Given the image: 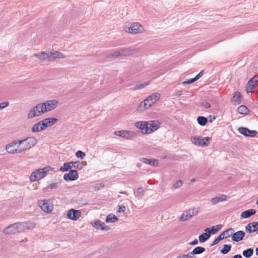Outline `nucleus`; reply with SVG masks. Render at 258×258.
I'll use <instances>...</instances> for the list:
<instances>
[{
	"label": "nucleus",
	"mask_w": 258,
	"mask_h": 258,
	"mask_svg": "<svg viewBox=\"0 0 258 258\" xmlns=\"http://www.w3.org/2000/svg\"><path fill=\"white\" fill-rule=\"evenodd\" d=\"M19 146L21 153L33 147L37 143V140L34 137H28L25 139L18 140Z\"/></svg>",
	"instance_id": "nucleus-1"
},
{
	"label": "nucleus",
	"mask_w": 258,
	"mask_h": 258,
	"mask_svg": "<svg viewBox=\"0 0 258 258\" xmlns=\"http://www.w3.org/2000/svg\"><path fill=\"white\" fill-rule=\"evenodd\" d=\"M24 224L22 222H18L11 224L7 227L3 231V232L6 234H12L16 233L24 232L23 226Z\"/></svg>",
	"instance_id": "nucleus-2"
},
{
	"label": "nucleus",
	"mask_w": 258,
	"mask_h": 258,
	"mask_svg": "<svg viewBox=\"0 0 258 258\" xmlns=\"http://www.w3.org/2000/svg\"><path fill=\"white\" fill-rule=\"evenodd\" d=\"M124 30L126 32L132 34L143 33L144 27L138 23H132L128 26H125Z\"/></svg>",
	"instance_id": "nucleus-3"
},
{
	"label": "nucleus",
	"mask_w": 258,
	"mask_h": 258,
	"mask_svg": "<svg viewBox=\"0 0 258 258\" xmlns=\"http://www.w3.org/2000/svg\"><path fill=\"white\" fill-rule=\"evenodd\" d=\"M212 140V138L209 137H194L191 138V141L193 144L202 147H207L209 144L207 143Z\"/></svg>",
	"instance_id": "nucleus-4"
},
{
	"label": "nucleus",
	"mask_w": 258,
	"mask_h": 258,
	"mask_svg": "<svg viewBox=\"0 0 258 258\" xmlns=\"http://www.w3.org/2000/svg\"><path fill=\"white\" fill-rule=\"evenodd\" d=\"M39 206L45 213H50L53 209L52 201L50 199L42 200L39 202Z\"/></svg>",
	"instance_id": "nucleus-5"
},
{
	"label": "nucleus",
	"mask_w": 258,
	"mask_h": 258,
	"mask_svg": "<svg viewBox=\"0 0 258 258\" xmlns=\"http://www.w3.org/2000/svg\"><path fill=\"white\" fill-rule=\"evenodd\" d=\"M18 142V140H16L6 145V150L8 153L12 154L21 153L19 146H18L17 148L15 147L16 146L19 145Z\"/></svg>",
	"instance_id": "nucleus-6"
},
{
	"label": "nucleus",
	"mask_w": 258,
	"mask_h": 258,
	"mask_svg": "<svg viewBox=\"0 0 258 258\" xmlns=\"http://www.w3.org/2000/svg\"><path fill=\"white\" fill-rule=\"evenodd\" d=\"M234 231L232 228H229L222 232L216 238L214 239L213 242L211 244V246H214L217 244L220 240L225 238H227L230 236V232Z\"/></svg>",
	"instance_id": "nucleus-7"
},
{
	"label": "nucleus",
	"mask_w": 258,
	"mask_h": 258,
	"mask_svg": "<svg viewBox=\"0 0 258 258\" xmlns=\"http://www.w3.org/2000/svg\"><path fill=\"white\" fill-rule=\"evenodd\" d=\"M58 103V101L55 99L47 100L43 102L45 112L54 109L56 107Z\"/></svg>",
	"instance_id": "nucleus-8"
},
{
	"label": "nucleus",
	"mask_w": 258,
	"mask_h": 258,
	"mask_svg": "<svg viewBox=\"0 0 258 258\" xmlns=\"http://www.w3.org/2000/svg\"><path fill=\"white\" fill-rule=\"evenodd\" d=\"M238 130L240 134L245 137H254L258 134L255 130H250L248 128L244 127H240Z\"/></svg>",
	"instance_id": "nucleus-9"
},
{
	"label": "nucleus",
	"mask_w": 258,
	"mask_h": 258,
	"mask_svg": "<svg viewBox=\"0 0 258 258\" xmlns=\"http://www.w3.org/2000/svg\"><path fill=\"white\" fill-rule=\"evenodd\" d=\"M160 98V94L158 93H154L148 96L145 99V102H148L149 106L151 107Z\"/></svg>",
	"instance_id": "nucleus-10"
},
{
	"label": "nucleus",
	"mask_w": 258,
	"mask_h": 258,
	"mask_svg": "<svg viewBox=\"0 0 258 258\" xmlns=\"http://www.w3.org/2000/svg\"><path fill=\"white\" fill-rule=\"evenodd\" d=\"M230 236L232 240L234 242H239L242 240L245 236V232L240 230L234 233V231L230 232Z\"/></svg>",
	"instance_id": "nucleus-11"
},
{
	"label": "nucleus",
	"mask_w": 258,
	"mask_h": 258,
	"mask_svg": "<svg viewBox=\"0 0 258 258\" xmlns=\"http://www.w3.org/2000/svg\"><path fill=\"white\" fill-rule=\"evenodd\" d=\"M81 213L80 210L71 209L67 213L68 218L71 220L76 221L81 216Z\"/></svg>",
	"instance_id": "nucleus-12"
},
{
	"label": "nucleus",
	"mask_w": 258,
	"mask_h": 258,
	"mask_svg": "<svg viewBox=\"0 0 258 258\" xmlns=\"http://www.w3.org/2000/svg\"><path fill=\"white\" fill-rule=\"evenodd\" d=\"M44 175L42 174L40 169L35 170L34 171L32 172L30 176V180L32 182L38 181L43 177Z\"/></svg>",
	"instance_id": "nucleus-13"
},
{
	"label": "nucleus",
	"mask_w": 258,
	"mask_h": 258,
	"mask_svg": "<svg viewBox=\"0 0 258 258\" xmlns=\"http://www.w3.org/2000/svg\"><path fill=\"white\" fill-rule=\"evenodd\" d=\"M79 177L78 173L76 170H71L69 173L63 175V179L66 181H74Z\"/></svg>",
	"instance_id": "nucleus-14"
},
{
	"label": "nucleus",
	"mask_w": 258,
	"mask_h": 258,
	"mask_svg": "<svg viewBox=\"0 0 258 258\" xmlns=\"http://www.w3.org/2000/svg\"><path fill=\"white\" fill-rule=\"evenodd\" d=\"M57 121V119L55 118H46L41 120L43 130L48 127L53 125Z\"/></svg>",
	"instance_id": "nucleus-15"
},
{
	"label": "nucleus",
	"mask_w": 258,
	"mask_h": 258,
	"mask_svg": "<svg viewBox=\"0 0 258 258\" xmlns=\"http://www.w3.org/2000/svg\"><path fill=\"white\" fill-rule=\"evenodd\" d=\"M197 213H195L194 209L187 210L182 214L180 217L179 220L180 221H185L195 215Z\"/></svg>",
	"instance_id": "nucleus-16"
},
{
	"label": "nucleus",
	"mask_w": 258,
	"mask_h": 258,
	"mask_svg": "<svg viewBox=\"0 0 258 258\" xmlns=\"http://www.w3.org/2000/svg\"><path fill=\"white\" fill-rule=\"evenodd\" d=\"M135 126L138 127L143 134H149L148 121H138L135 123Z\"/></svg>",
	"instance_id": "nucleus-17"
},
{
	"label": "nucleus",
	"mask_w": 258,
	"mask_h": 258,
	"mask_svg": "<svg viewBox=\"0 0 258 258\" xmlns=\"http://www.w3.org/2000/svg\"><path fill=\"white\" fill-rule=\"evenodd\" d=\"M257 82V80L255 79L254 77L251 78L246 85V91L247 93H252L253 89L254 88L255 85H256Z\"/></svg>",
	"instance_id": "nucleus-18"
},
{
	"label": "nucleus",
	"mask_w": 258,
	"mask_h": 258,
	"mask_svg": "<svg viewBox=\"0 0 258 258\" xmlns=\"http://www.w3.org/2000/svg\"><path fill=\"white\" fill-rule=\"evenodd\" d=\"M159 124L160 123H158V121L153 120L149 122L148 121L149 134L157 130L159 127Z\"/></svg>",
	"instance_id": "nucleus-19"
},
{
	"label": "nucleus",
	"mask_w": 258,
	"mask_h": 258,
	"mask_svg": "<svg viewBox=\"0 0 258 258\" xmlns=\"http://www.w3.org/2000/svg\"><path fill=\"white\" fill-rule=\"evenodd\" d=\"M222 227V225H217L215 226H213L211 228H207L205 229V231L207 233H209L210 235L216 234L218 231H219L221 228Z\"/></svg>",
	"instance_id": "nucleus-20"
},
{
	"label": "nucleus",
	"mask_w": 258,
	"mask_h": 258,
	"mask_svg": "<svg viewBox=\"0 0 258 258\" xmlns=\"http://www.w3.org/2000/svg\"><path fill=\"white\" fill-rule=\"evenodd\" d=\"M49 56L50 58V61L57 58H64L66 57L64 54L57 51L50 52L49 53Z\"/></svg>",
	"instance_id": "nucleus-21"
},
{
	"label": "nucleus",
	"mask_w": 258,
	"mask_h": 258,
	"mask_svg": "<svg viewBox=\"0 0 258 258\" xmlns=\"http://www.w3.org/2000/svg\"><path fill=\"white\" fill-rule=\"evenodd\" d=\"M33 56L36 57L41 60L50 61L49 53H47L44 51H42L40 53H35L33 54Z\"/></svg>",
	"instance_id": "nucleus-22"
},
{
	"label": "nucleus",
	"mask_w": 258,
	"mask_h": 258,
	"mask_svg": "<svg viewBox=\"0 0 258 258\" xmlns=\"http://www.w3.org/2000/svg\"><path fill=\"white\" fill-rule=\"evenodd\" d=\"M227 200V196L225 195H221L219 197H215L214 198H212L211 202L213 205H216V204L220 202H223Z\"/></svg>",
	"instance_id": "nucleus-23"
},
{
	"label": "nucleus",
	"mask_w": 258,
	"mask_h": 258,
	"mask_svg": "<svg viewBox=\"0 0 258 258\" xmlns=\"http://www.w3.org/2000/svg\"><path fill=\"white\" fill-rule=\"evenodd\" d=\"M256 211L254 209H249L242 212L241 214V217L244 219L248 218L251 216L254 215Z\"/></svg>",
	"instance_id": "nucleus-24"
},
{
	"label": "nucleus",
	"mask_w": 258,
	"mask_h": 258,
	"mask_svg": "<svg viewBox=\"0 0 258 258\" xmlns=\"http://www.w3.org/2000/svg\"><path fill=\"white\" fill-rule=\"evenodd\" d=\"M37 111H36V109L35 108V106L31 108V109L29 110L28 115L27 117L28 119L32 118L35 117H38L40 116L39 113H37Z\"/></svg>",
	"instance_id": "nucleus-25"
},
{
	"label": "nucleus",
	"mask_w": 258,
	"mask_h": 258,
	"mask_svg": "<svg viewBox=\"0 0 258 258\" xmlns=\"http://www.w3.org/2000/svg\"><path fill=\"white\" fill-rule=\"evenodd\" d=\"M120 53L121 56H129L134 53V50L130 48L120 49Z\"/></svg>",
	"instance_id": "nucleus-26"
},
{
	"label": "nucleus",
	"mask_w": 258,
	"mask_h": 258,
	"mask_svg": "<svg viewBox=\"0 0 258 258\" xmlns=\"http://www.w3.org/2000/svg\"><path fill=\"white\" fill-rule=\"evenodd\" d=\"M22 224H24L23 226L24 229V232L26 229H32L35 227L36 224L34 222H32L30 221L26 222H22Z\"/></svg>",
	"instance_id": "nucleus-27"
},
{
	"label": "nucleus",
	"mask_w": 258,
	"mask_h": 258,
	"mask_svg": "<svg viewBox=\"0 0 258 258\" xmlns=\"http://www.w3.org/2000/svg\"><path fill=\"white\" fill-rule=\"evenodd\" d=\"M43 130V127L42 126L41 121L34 124L31 128V131L33 133L39 132Z\"/></svg>",
	"instance_id": "nucleus-28"
},
{
	"label": "nucleus",
	"mask_w": 258,
	"mask_h": 258,
	"mask_svg": "<svg viewBox=\"0 0 258 258\" xmlns=\"http://www.w3.org/2000/svg\"><path fill=\"white\" fill-rule=\"evenodd\" d=\"M150 107L149 106L148 102H145V100L141 102L138 106L137 110L140 112H142L145 109H147Z\"/></svg>",
	"instance_id": "nucleus-29"
},
{
	"label": "nucleus",
	"mask_w": 258,
	"mask_h": 258,
	"mask_svg": "<svg viewBox=\"0 0 258 258\" xmlns=\"http://www.w3.org/2000/svg\"><path fill=\"white\" fill-rule=\"evenodd\" d=\"M118 220V218L113 214H110L106 217L105 222L107 223H114Z\"/></svg>",
	"instance_id": "nucleus-30"
},
{
	"label": "nucleus",
	"mask_w": 258,
	"mask_h": 258,
	"mask_svg": "<svg viewBox=\"0 0 258 258\" xmlns=\"http://www.w3.org/2000/svg\"><path fill=\"white\" fill-rule=\"evenodd\" d=\"M44 104H43V103H40L35 106V108L36 109V111H37V113H39V114L40 115L45 113V111H44L45 109Z\"/></svg>",
	"instance_id": "nucleus-31"
},
{
	"label": "nucleus",
	"mask_w": 258,
	"mask_h": 258,
	"mask_svg": "<svg viewBox=\"0 0 258 258\" xmlns=\"http://www.w3.org/2000/svg\"><path fill=\"white\" fill-rule=\"evenodd\" d=\"M140 161L144 163L148 164L151 166H156L157 165V161L155 159L152 160L147 158H143L140 159Z\"/></svg>",
	"instance_id": "nucleus-32"
},
{
	"label": "nucleus",
	"mask_w": 258,
	"mask_h": 258,
	"mask_svg": "<svg viewBox=\"0 0 258 258\" xmlns=\"http://www.w3.org/2000/svg\"><path fill=\"white\" fill-rule=\"evenodd\" d=\"M210 237V235L209 233H203L200 235L199 237V240L200 242L203 243L207 241Z\"/></svg>",
	"instance_id": "nucleus-33"
},
{
	"label": "nucleus",
	"mask_w": 258,
	"mask_h": 258,
	"mask_svg": "<svg viewBox=\"0 0 258 258\" xmlns=\"http://www.w3.org/2000/svg\"><path fill=\"white\" fill-rule=\"evenodd\" d=\"M241 95L239 92H236L233 96L232 101L239 104L241 103Z\"/></svg>",
	"instance_id": "nucleus-34"
},
{
	"label": "nucleus",
	"mask_w": 258,
	"mask_h": 258,
	"mask_svg": "<svg viewBox=\"0 0 258 258\" xmlns=\"http://www.w3.org/2000/svg\"><path fill=\"white\" fill-rule=\"evenodd\" d=\"M253 253V249L251 248H249L244 250L242 252L243 255L246 258H249L252 256Z\"/></svg>",
	"instance_id": "nucleus-35"
},
{
	"label": "nucleus",
	"mask_w": 258,
	"mask_h": 258,
	"mask_svg": "<svg viewBox=\"0 0 258 258\" xmlns=\"http://www.w3.org/2000/svg\"><path fill=\"white\" fill-rule=\"evenodd\" d=\"M237 111L238 113L241 114H247L249 112L248 109L245 105H240L237 108Z\"/></svg>",
	"instance_id": "nucleus-36"
},
{
	"label": "nucleus",
	"mask_w": 258,
	"mask_h": 258,
	"mask_svg": "<svg viewBox=\"0 0 258 258\" xmlns=\"http://www.w3.org/2000/svg\"><path fill=\"white\" fill-rule=\"evenodd\" d=\"M197 121L200 125L204 126L207 123L208 119L206 117L200 116L197 118Z\"/></svg>",
	"instance_id": "nucleus-37"
},
{
	"label": "nucleus",
	"mask_w": 258,
	"mask_h": 258,
	"mask_svg": "<svg viewBox=\"0 0 258 258\" xmlns=\"http://www.w3.org/2000/svg\"><path fill=\"white\" fill-rule=\"evenodd\" d=\"M231 247L230 244H224L223 248L220 250L221 253L223 254H227L230 251Z\"/></svg>",
	"instance_id": "nucleus-38"
},
{
	"label": "nucleus",
	"mask_w": 258,
	"mask_h": 258,
	"mask_svg": "<svg viewBox=\"0 0 258 258\" xmlns=\"http://www.w3.org/2000/svg\"><path fill=\"white\" fill-rule=\"evenodd\" d=\"M70 164L75 169L81 170L83 168V165L80 161L70 162Z\"/></svg>",
	"instance_id": "nucleus-39"
},
{
	"label": "nucleus",
	"mask_w": 258,
	"mask_h": 258,
	"mask_svg": "<svg viewBox=\"0 0 258 258\" xmlns=\"http://www.w3.org/2000/svg\"><path fill=\"white\" fill-rule=\"evenodd\" d=\"M72 168V166L71 165L70 162H67L64 163L63 166L60 168V170L62 172L68 171Z\"/></svg>",
	"instance_id": "nucleus-40"
},
{
	"label": "nucleus",
	"mask_w": 258,
	"mask_h": 258,
	"mask_svg": "<svg viewBox=\"0 0 258 258\" xmlns=\"http://www.w3.org/2000/svg\"><path fill=\"white\" fill-rule=\"evenodd\" d=\"M42 174L46 176L50 171H52L53 169L50 166H46L43 168H40Z\"/></svg>",
	"instance_id": "nucleus-41"
},
{
	"label": "nucleus",
	"mask_w": 258,
	"mask_h": 258,
	"mask_svg": "<svg viewBox=\"0 0 258 258\" xmlns=\"http://www.w3.org/2000/svg\"><path fill=\"white\" fill-rule=\"evenodd\" d=\"M205 250L206 249L204 247L201 246L196 247L193 249V251H194L196 255L201 254L205 252Z\"/></svg>",
	"instance_id": "nucleus-42"
},
{
	"label": "nucleus",
	"mask_w": 258,
	"mask_h": 258,
	"mask_svg": "<svg viewBox=\"0 0 258 258\" xmlns=\"http://www.w3.org/2000/svg\"><path fill=\"white\" fill-rule=\"evenodd\" d=\"M126 139H134L136 137L137 134H136V133L133 132V131H126Z\"/></svg>",
	"instance_id": "nucleus-43"
},
{
	"label": "nucleus",
	"mask_w": 258,
	"mask_h": 258,
	"mask_svg": "<svg viewBox=\"0 0 258 258\" xmlns=\"http://www.w3.org/2000/svg\"><path fill=\"white\" fill-rule=\"evenodd\" d=\"M60 184V181L50 183L46 187V189H47L49 188H50V189L57 188L59 186Z\"/></svg>",
	"instance_id": "nucleus-44"
},
{
	"label": "nucleus",
	"mask_w": 258,
	"mask_h": 258,
	"mask_svg": "<svg viewBox=\"0 0 258 258\" xmlns=\"http://www.w3.org/2000/svg\"><path fill=\"white\" fill-rule=\"evenodd\" d=\"M114 134L116 136H118L119 137H121L122 138H124L126 139V131H116L114 132Z\"/></svg>",
	"instance_id": "nucleus-45"
},
{
	"label": "nucleus",
	"mask_w": 258,
	"mask_h": 258,
	"mask_svg": "<svg viewBox=\"0 0 258 258\" xmlns=\"http://www.w3.org/2000/svg\"><path fill=\"white\" fill-rule=\"evenodd\" d=\"M120 56H121V55L120 51V49H119L118 51H116L114 52L113 53L109 54L107 57L108 58L118 57Z\"/></svg>",
	"instance_id": "nucleus-46"
},
{
	"label": "nucleus",
	"mask_w": 258,
	"mask_h": 258,
	"mask_svg": "<svg viewBox=\"0 0 258 258\" xmlns=\"http://www.w3.org/2000/svg\"><path fill=\"white\" fill-rule=\"evenodd\" d=\"M252 223H249L245 226V230L249 233H252L255 231V229H254L253 228L252 229Z\"/></svg>",
	"instance_id": "nucleus-47"
},
{
	"label": "nucleus",
	"mask_w": 258,
	"mask_h": 258,
	"mask_svg": "<svg viewBox=\"0 0 258 258\" xmlns=\"http://www.w3.org/2000/svg\"><path fill=\"white\" fill-rule=\"evenodd\" d=\"M101 222L102 221L99 220H96L92 223V225L95 228L99 229V228H100Z\"/></svg>",
	"instance_id": "nucleus-48"
},
{
	"label": "nucleus",
	"mask_w": 258,
	"mask_h": 258,
	"mask_svg": "<svg viewBox=\"0 0 258 258\" xmlns=\"http://www.w3.org/2000/svg\"><path fill=\"white\" fill-rule=\"evenodd\" d=\"M85 153L82 151L79 150L76 153V156L77 158L83 159L85 156Z\"/></svg>",
	"instance_id": "nucleus-49"
},
{
	"label": "nucleus",
	"mask_w": 258,
	"mask_h": 258,
	"mask_svg": "<svg viewBox=\"0 0 258 258\" xmlns=\"http://www.w3.org/2000/svg\"><path fill=\"white\" fill-rule=\"evenodd\" d=\"M148 84V83H146L141 84L140 85H136L133 89L134 90H139L140 89H142V88H144L145 86H146Z\"/></svg>",
	"instance_id": "nucleus-50"
},
{
	"label": "nucleus",
	"mask_w": 258,
	"mask_h": 258,
	"mask_svg": "<svg viewBox=\"0 0 258 258\" xmlns=\"http://www.w3.org/2000/svg\"><path fill=\"white\" fill-rule=\"evenodd\" d=\"M182 185V181L181 180H178L175 182V183L173 184V187L174 188H177L181 187Z\"/></svg>",
	"instance_id": "nucleus-51"
},
{
	"label": "nucleus",
	"mask_w": 258,
	"mask_h": 258,
	"mask_svg": "<svg viewBox=\"0 0 258 258\" xmlns=\"http://www.w3.org/2000/svg\"><path fill=\"white\" fill-rule=\"evenodd\" d=\"M104 186V183H100L98 184H96L94 186V190L96 191L100 190L101 188H103Z\"/></svg>",
	"instance_id": "nucleus-52"
},
{
	"label": "nucleus",
	"mask_w": 258,
	"mask_h": 258,
	"mask_svg": "<svg viewBox=\"0 0 258 258\" xmlns=\"http://www.w3.org/2000/svg\"><path fill=\"white\" fill-rule=\"evenodd\" d=\"M99 229L105 230V231H108L110 229V228L109 226L106 225L103 222H101L100 228H99Z\"/></svg>",
	"instance_id": "nucleus-53"
},
{
	"label": "nucleus",
	"mask_w": 258,
	"mask_h": 258,
	"mask_svg": "<svg viewBox=\"0 0 258 258\" xmlns=\"http://www.w3.org/2000/svg\"><path fill=\"white\" fill-rule=\"evenodd\" d=\"M196 82V80H195L194 78L192 79H190L188 80L187 81H185L182 83V85L183 86H185L187 84H190Z\"/></svg>",
	"instance_id": "nucleus-54"
},
{
	"label": "nucleus",
	"mask_w": 258,
	"mask_h": 258,
	"mask_svg": "<svg viewBox=\"0 0 258 258\" xmlns=\"http://www.w3.org/2000/svg\"><path fill=\"white\" fill-rule=\"evenodd\" d=\"M118 210H117V212H123L125 210V207L124 205H119L118 206Z\"/></svg>",
	"instance_id": "nucleus-55"
},
{
	"label": "nucleus",
	"mask_w": 258,
	"mask_h": 258,
	"mask_svg": "<svg viewBox=\"0 0 258 258\" xmlns=\"http://www.w3.org/2000/svg\"><path fill=\"white\" fill-rule=\"evenodd\" d=\"M9 105L8 102H3L0 103V110L2 109Z\"/></svg>",
	"instance_id": "nucleus-56"
},
{
	"label": "nucleus",
	"mask_w": 258,
	"mask_h": 258,
	"mask_svg": "<svg viewBox=\"0 0 258 258\" xmlns=\"http://www.w3.org/2000/svg\"><path fill=\"white\" fill-rule=\"evenodd\" d=\"M204 71H201L195 77H194L195 80L197 81L198 79H199L203 75Z\"/></svg>",
	"instance_id": "nucleus-57"
},
{
	"label": "nucleus",
	"mask_w": 258,
	"mask_h": 258,
	"mask_svg": "<svg viewBox=\"0 0 258 258\" xmlns=\"http://www.w3.org/2000/svg\"><path fill=\"white\" fill-rule=\"evenodd\" d=\"M202 105L206 108H209L211 107V104L208 102H203Z\"/></svg>",
	"instance_id": "nucleus-58"
},
{
	"label": "nucleus",
	"mask_w": 258,
	"mask_h": 258,
	"mask_svg": "<svg viewBox=\"0 0 258 258\" xmlns=\"http://www.w3.org/2000/svg\"><path fill=\"white\" fill-rule=\"evenodd\" d=\"M252 223V226L254 229H255V231L258 230V221L253 222Z\"/></svg>",
	"instance_id": "nucleus-59"
},
{
	"label": "nucleus",
	"mask_w": 258,
	"mask_h": 258,
	"mask_svg": "<svg viewBox=\"0 0 258 258\" xmlns=\"http://www.w3.org/2000/svg\"><path fill=\"white\" fill-rule=\"evenodd\" d=\"M187 255L188 258H192L194 257V255H196L194 251L192 250L191 252H189L187 254H186Z\"/></svg>",
	"instance_id": "nucleus-60"
},
{
	"label": "nucleus",
	"mask_w": 258,
	"mask_h": 258,
	"mask_svg": "<svg viewBox=\"0 0 258 258\" xmlns=\"http://www.w3.org/2000/svg\"><path fill=\"white\" fill-rule=\"evenodd\" d=\"M137 193L139 194H141L142 195H143V192H144V189H143V188L142 187H139L138 189H137Z\"/></svg>",
	"instance_id": "nucleus-61"
},
{
	"label": "nucleus",
	"mask_w": 258,
	"mask_h": 258,
	"mask_svg": "<svg viewBox=\"0 0 258 258\" xmlns=\"http://www.w3.org/2000/svg\"><path fill=\"white\" fill-rule=\"evenodd\" d=\"M182 94V91L176 90L174 92V95H175V96H181Z\"/></svg>",
	"instance_id": "nucleus-62"
},
{
	"label": "nucleus",
	"mask_w": 258,
	"mask_h": 258,
	"mask_svg": "<svg viewBox=\"0 0 258 258\" xmlns=\"http://www.w3.org/2000/svg\"><path fill=\"white\" fill-rule=\"evenodd\" d=\"M198 240H197V239H195L194 241H192L190 242L189 243V244H190V245H195L197 244H198Z\"/></svg>",
	"instance_id": "nucleus-63"
},
{
	"label": "nucleus",
	"mask_w": 258,
	"mask_h": 258,
	"mask_svg": "<svg viewBox=\"0 0 258 258\" xmlns=\"http://www.w3.org/2000/svg\"><path fill=\"white\" fill-rule=\"evenodd\" d=\"M177 258H188L187 254H182L178 256Z\"/></svg>",
	"instance_id": "nucleus-64"
}]
</instances>
